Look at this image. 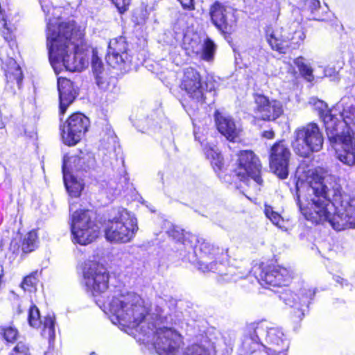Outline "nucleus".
I'll return each mask as SVG.
<instances>
[{
  "mask_svg": "<svg viewBox=\"0 0 355 355\" xmlns=\"http://www.w3.org/2000/svg\"><path fill=\"white\" fill-rule=\"evenodd\" d=\"M308 191L313 197L305 206L297 193L296 202L304 218L313 223L329 222L336 231L355 227V209L350 196L344 192L339 180L332 175L315 174Z\"/></svg>",
  "mask_w": 355,
  "mask_h": 355,
  "instance_id": "1",
  "label": "nucleus"
},
{
  "mask_svg": "<svg viewBox=\"0 0 355 355\" xmlns=\"http://www.w3.org/2000/svg\"><path fill=\"white\" fill-rule=\"evenodd\" d=\"M245 1L250 5L255 4V3H262L263 0H245Z\"/></svg>",
  "mask_w": 355,
  "mask_h": 355,
  "instance_id": "53",
  "label": "nucleus"
},
{
  "mask_svg": "<svg viewBox=\"0 0 355 355\" xmlns=\"http://www.w3.org/2000/svg\"><path fill=\"white\" fill-rule=\"evenodd\" d=\"M211 21L223 35L232 34L236 28V10L219 1L214 2L209 8Z\"/></svg>",
  "mask_w": 355,
  "mask_h": 355,
  "instance_id": "11",
  "label": "nucleus"
},
{
  "mask_svg": "<svg viewBox=\"0 0 355 355\" xmlns=\"http://www.w3.org/2000/svg\"><path fill=\"white\" fill-rule=\"evenodd\" d=\"M95 166L94 155L80 151L78 155H65L63 159L62 171L83 174Z\"/></svg>",
  "mask_w": 355,
  "mask_h": 355,
  "instance_id": "22",
  "label": "nucleus"
},
{
  "mask_svg": "<svg viewBox=\"0 0 355 355\" xmlns=\"http://www.w3.org/2000/svg\"><path fill=\"white\" fill-rule=\"evenodd\" d=\"M264 212L266 217L269 218L274 225L282 227L284 220L277 212L273 210L272 207L266 205Z\"/></svg>",
  "mask_w": 355,
  "mask_h": 355,
  "instance_id": "41",
  "label": "nucleus"
},
{
  "mask_svg": "<svg viewBox=\"0 0 355 355\" xmlns=\"http://www.w3.org/2000/svg\"><path fill=\"white\" fill-rule=\"evenodd\" d=\"M149 336H144L146 338L153 336V345L159 355H178L182 343L180 334L175 330L168 327L155 329Z\"/></svg>",
  "mask_w": 355,
  "mask_h": 355,
  "instance_id": "10",
  "label": "nucleus"
},
{
  "mask_svg": "<svg viewBox=\"0 0 355 355\" xmlns=\"http://www.w3.org/2000/svg\"><path fill=\"white\" fill-rule=\"evenodd\" d=\"M180 87L197 101H205L204 87L199 72L192 67L184 69Z\"/></svg>",
  "mask_w": 355,
  "mask_h": 355,
  "instance_id": "21",
  "label": "nucleus"
},
{
  "mask_svg": "<svg viewBox=\"0 0 355 355\" xmlns=\"http://www.w3.org/2000/svg\"><path fill=\"white\" fill-rule=\"evenodd\" d=\"M99 302H101V300H98L96 301V303H97V304H98Z\"/></svg>",
  "mask_w": 355,
  "mask_h": 355,
  "instance_id": "58",
  "label": "nucleus"
},
{
  "mask_svg": "<svg viewBox=\"0 0 355 355\" xmlns=\"http://www.w3.org/2000/svg\"><path fill=\"white\" fill-rule=\"evenodd\" d=\"M92 67L96 78V83L99 88L102 89H108L107 73L104 71L103 64L101 60L98 57L96 51L94 50L92 54Z\"/></svg>",
  "mask_w": 355,
  "mask_h": 355,
  "instance_id": "30",
  "label": "nucleus"
},
{
  "mask_svg": "<svg viewBox=\"0 0 355 355\" xmlns=\"http://www.w3.org/2000/svg\"><path fill=\"white\" fill-rule=\"evenodd\" d=\"M66 189L71 197L78 198L83 189V180L76 177L73 173L62 171Z\"/></svg>",
  "mask_w": 355,
  "mask_h": 355,
  "instance_id": "29",
  "label": "nucleus"
},
{
  "mask_svg": "<svg viewBox=\"0 0 355 355\" xmlns=\"http://www.w3.org/2000/svg\"><path fill=\"white\" fill-rule=\"evenodd\" d=\"M5 128V124L2 119L0 118V130H3Z\"/></svg>",
  "mask_w": 355,
  "mask_h": 355,
  "instance_id": "54",
  "label": "nucleus"
},
{
  "mask_svg": "<svg viewBox=\"0 0 355 355\" xmlns=\"http://www.w3.org/2000/svg\"><path fill=\"white\" fill-rule=\"evenodd\" d=\"M5 244H6V241H5V240H4V239L1 240L0 245H1V246H3V245H4Z\"/></svg>",
  "mask_w": 355,
  "mask_h": 355,
  "instance_id": "57",
  "label": "nucleus"
},
{
  "mask_svg": "<svg viewBox=\"0 0 355 355\" xmlns=\"http://www.w3.org/2000/svg\"><path fill=\"white\" fill-rule=\"evenodd\" d=\"M128 180V178L126 176H124V187H125V185L127 184Z\"/></svg>",
  "mask_w": 355,
  "mask_h": 355,
  "instance_id": "56",
  "label": "nucleus"
},
{
  "mask_svg": "<svg viewBox=\"0 0 355 355\" xmlns=\"http://www.w3.org/2000/svg\"><path fill=\"white\" fill-rule=\"evenodd\" d=\"M325 76L332 78V80L337 79L338 72L334 68H326L324 70Z\"/></svg>",
  "mask_w": 355,
  "mask_h": 355,
  "instance_id": "49",
  "label": "nucleus"
},
{
  "mask_svg": "<svg viewBox=\"0 0 355 355\" xmlns=\"http://www.w3.org/2000/svg\"><path fill=\"white\" fill-rule=\"evenodd\" d=\"M263 136L267 139H272L274 137V132L272 130L264 131Z\"/></svg>",
  "mask_w": 355,
  "mask_h": 355,
  "instance_id": "52",
  "label": "nucleus"
},
{
  "mask_svg": "<svg viewBox=\"0 0 355 355\" xmlns=\"http://www.w3.org/2000/svg\"><path fill=\"white\" fill-rule=\"evenodd\" d=\"M13 64L15 66L13 71H8L6 73V78L8 82L15 81L19 89L21 88L23 80V73L19 65L14 62Z\"/></svg>",
  "mask_w": 355,
  "mask_h": 355,
  "instance_id": "39",
  "label": "nucleus"
},
{
  "mask_svg": "<svg viewBox=\"0 0 355 355\" xmlns=\"http://www.w3.org/2000/svg\"><path fill=\"white\" fill-rule=\"evenodd\" d=\"M91 355H96V354H95V353L93 352L91 354Z\"/></svg>",
  "mask_w": 355,
  "mask_h": 355,
  "instance_id": "59",
  "label": "nucleus"
},
{
  "mask_svg": "<svg viewBox=\"0 0 355 355\" xmlns=\"http://www.w3.org/2000/svg\"><path fill=\"white\" fill-rule=\"evenodd\" d=\"M0 334L8 343H13L17 338L18 331L12 327H0Z\"/></svg>",
  "mask_w": 355,
  "mask_h": 355,
  "instance_id": "42",
  "label": "nucleus"
},
{
  "mask_svg": "<svg viewBox=\"0 0 355 355\" xmlns=\"http://www.w3.org/2000/svg\"><path fill=\"white\" fill-rule=\"evenodd\" d=\"M103 306L112 314L113 323L135 329L143 336L153 333L154 324L146 318L148 309L137 294L127 293L114 295L111 300L104 302Z\"/></svg>",
  "mask_w": 355,
  "mask_h": 355,
  "instance_id": "3",
  "label": "nucleus"
},
{
  "mask_svg": "<svg viewBox=\"0 0 355 355\" xmlns=\"http://www.w3.org/2000/svg\"><path fill=\"white\" fill-rule=\"evenodd\" d=\"M138 230L135 215L126 209L118 207L110 214L105 230V238L111 242L128 243L135 236Z\"/></svg>",
  "mask_w": 355,
  "mask_h": 355,
  "instance_id": "4",
  "label": "nucleus"
},
{
  "mask_svg": "<svg viewBox=\"0 0 355 355\" xmlns=\"http://www.w3.org/2000/svg\"><path fill=\"white\" fill-rule=\"evenodd\" d=\"M305 38V34L300 22L294 21L285 28L273 29L268 26L266 39L274 51L286 53L289 49H297Z\"/></svg>",
  "mask_w": 355,
  "mask_h": 355,
  "instance_id": "5",
  "label": "nucleus"
},
{
  "mask_svg": "<svg viewBox=\"0 0 355 355\" xmlns=\"http://www.w3.org/2000/svg\"><path fill=\"white\" fill-rule=\"evenodd\" d=\"M158 175H159V176H160V179H161V180L163 182V180H164V174H163V173H162V172H161V171H159V172L158 173Z\"/></svg>",
  "mask_w": 355,
  "mask_h": 355,
  "instance_id": "55",
  "label": "nucleus"
},
{
  "mask_svg": "<svg viewBox=\"0 0 355 355\" xmlns=\"http://www.w3.org/2000/svg\"><path fill=\"white\" fill-rule=\"evenodd\" d=\"M112 2L115 5L120 13H123L127 10L130 0H112Z\"/></svg>",
  "mask_w": 355,
  "mask_h": 355,
  "instance_id": "44",
  "label": "nucleus"
},
{
  "mask_svg": "<svg viewBox=\"0 0 355 355\" xmlns=\"http://www.w3.org/2000/svg\"><path fill=\"white\" fill-rule=\"evenodd\" d=\"M37 246V236L35 231H31L25 235L22 244L21 249L25 253H28L33 251Z\"/></svg>",
  "mask_w": 355,
  "mask_h": 355,
  "instance_id": "34",
  "label": "nucleus"
},
{
  "mask_svg": "<svg viewBox=\"0 0 355 355\" xmlns=\"http://www.w3.org/2000/svg\"><path fill=\"white\" fill-rule=\"evenodd\" d=\"M117 146V137L113 130H109L101 141V146L108 153H114Z\"/></svg>",
  "mask_w": 355,
  "mask_h": 355,
  "instance_id": "35",
  "label": "nucleus"
},
{
  "mask_svg": "<svg viewBox=\"0 0 355 355\" xmlns=\"http://www.w3.org/2000/svg\"><path fill=\"white\" fill-rule=\"evenodd\" d=\"M37 275V271H35L24 278L21 284L24 291L31 292L35 290V286L38 282Z\"/></svg>",
  "mask_w": 355,
  "mask_h": 355,
  "instance_id": "38",
  "label": "nucleus"
},
{
  "mask_svg": "<svg viewBox=\"0 0 355 355\" xmlns=\"http://www.w3.org/2000/svg\"><path fill=\"white\" fill-rule=\"evenodd\" d=\"M170 236H172L178 241L182 240V244L188 250H193L196 252V249H199L205 254H216L219 252L218 248H215L209 242L205 241L202 238H199L195 234L189 232L184 233L182 230L179 231L175 227L168 232Z\"/></svg>",
  "mask_w": 355,
  "mask_h": 355,
  "instance_id": "18",
  "label": "nucleus"
},
{
  "mask_svg": "<svg viewBox=\"0 0 355 355\" xmlns=\"http://www.w3.org/2000/svg\"><path fill=\"white\" fill-rule=\"evenodd\" d=\"M11 355H30L28 347L23 343H18Z\"/></svg>",
  "mask_w": 355,
  "mask_h": 355,
  "instance_id": "43",
  "label": "nucleus"
},
{
  "mask_svg": "<svg viewBox=\"0 0 355 355\" xmlns=\"http://www.w3.org/2000/svg\"><path fill=\"white\" fill-rule=\"evenodd\" d=\"M83 273L87 292L93 296L105 293L108 288L109 274L103 265L91 261L85 262Z\"/></svg>",
  "mask_w": 355,
  "mask_h": 355,
  "instance_id": "9",
  "label": "nucleus"
},
{
  "mask_svg": "<svg viewBox=\"0 0 355 355\" xmlns=\"http://www.w3.org/2000/svg\"><path fill=\"white\" fill-rule=\"evenodd\" d=\"M89 125V120L83 114L77 112L71 114L60 126L63 142L68 146L76 145L87 131Z\"/></svg>",
  "mask_w": 355,
  "mask_h": 355,
  "instance_id": "13",
  "label": "nucleus"
},
{
  "mask_svg": "<svg viewBox=\"0 0 355 355\" xmlns=\"http://www.w3.org/2000/svg\"><path fill=\"white\" fill-rule=\"evenodd\" d=\"M238 167L234 171L241 181L252 180L257 185L262 184L261 177V166L259 158L251 150L241 151L239 155Z\"/></svg>",
  "mask_w": 355,
  "mask_h": 355,
  "instance_id": "12",
  "label": "nucleus"
},
{
  "mask_svg": "<svg viewBox=\"0 0 355 355\" xmlns=\"http://www.w3.org/2000/svg\"><path fill=\"white\" fill-rule=\"evenodd\" d=\"M298 3L304 9L311 12L312 17L315 20L323 21V13L327 12V7L322 8L319 0H298Z\"/></svg>",
  "mask_w": 355,
  "mask_h": 355,
  "instance_id": "31",
  "label": "nucleus"
},
{
  "mask_svg": "<svg viewBox=\"0 0 355 355\" xmlns=\"http://www.w3.org/2000/svg\"><path fill=\"white\" fill-rule=\"evenodd\" d=\"M302 76L309 82L313 80V71L311 68L304 63L303 58L299 57L294 61Z\"/></svg>",
  "mask_w": 355,
  "mask_h": 355,
  "instance_id": "37",
  "label": "nucleus"
},
{
  "mask_svg": "<svg viewBox=\"0 0 355 355\" xmlns=\"http://www.w3.org/2000/svg\"><path fill=\"white\" fill-rule=\"evenodd\" d=\"M259 323H263L266 327L262 336V342L270 345L267 347L274 355H279L283 352L286 355V351L289 347V341L282 329L278 327L270 324L266 321H259Z\"/></svg>",
  "mask_w": 355,
  "mask_h": 355,
  "instance_id": "19",
  "label": "nucleus"
},
{
  "mask_svg": "<svg viewBox=\"0 0 355 355\" xmlns=\"http://www.w3.org/2000/svg\"><path fill=\"white\" fill-rule=\"evenodd\" d=\"M182 45L185 50L195 53H198L202 49L200 37L196 35H185L183 38Z\"/></svg>",
  "mask_w": 355,
  "mask_h": 355,
  "instance_id": "32",
  "label": "nucleus"
},
{
  "mask_svg": "<svg viewBox=\"0 0 355 355\" xmlns=\"http://www.w3.org/2000/svg\"><path fill=\"white\" fill-rule=\"evenodd\" d=\"M335 121L332 120V116H327L324 118V125L328 139L334 148L340 145L342 151L338 153V158L340 162L347 166L355 165V141L352 134L349 131H339L337 128H334Z\"/></svg>",
  "mask_w": 355,
  "mask_h": 355,
  "instance_id": "7",
  "label": "nucleus"
},
{
  "mask_svg": "<svg viewBox=\"0 0 355 355\" xmlns=\"http://www.w3.org/2000/svg\"><path fill=\"white\" fill-rule=\"evenodd\" d=\"M334 279L335 282L339 284L342 287H348L351 288V285L348 283L347 280L340 277V276H336Z\"/></svg>",
  "mask_w": 355,
  "mask_h": 355,
  "instance_id": "51",
  "label": "nucleus"
},
{
  "mask_svg": "<svg viewBox=\"0 0 355 355\" xmlns=\"http://www.w3.org/2000/svg\"><path fill=\"white\" fill-rule=\"evenodd\" d=\"M213 349L209 343L207 345L195 344L187 347L182 355H211Z\"/></svg>",
  "mask_w": 355,
  "mask_h": 355,
  "instance_id": "33",
  "label": "nucleus"
},
{
  "mask_svg": "<svg viewBox=\"0 0 355 355\" xmlns=\"http://www.w3.org/2000/svg\"><path fill=\"white\" fill-rule=\"evenodd\" d=\"M183 9L187 10H195V2L194 0H178Z\"/></svg>",
  "mask_w": 355,
  "mask_h": 355,
  "instance_id": "47",
  "label": "nucleus"
},
{
  "mask_svg": "<svg viewBox=\"0 0 355 355\" xmlns=\"http://www.w3.org/2000/svg\"><path fill=\"white\" fill-rule=\"evenodd\" d=\"M139 125L142 126V130H141V132H145L146 130H148L156 129V126L154 125L153 121L151 119H145L144 121H141V124Z\"/></svg>",
  "mask_w": 355,
  "mask_h": 355,
  "instance_id": "46",
  "label": "nucleus"
},
{
  "mask_svg": "<svg viewBox=\"0 0 355 355\" xmlns=\"http://www.w3.org/2000/svg\"><path fill=\"white\" fill-rule=\"evenodd\" d=\"M215 121L218 131L228 140L234 141L239 137L241 132V126L230 116L216 111L215 112Z\"/></svg>",
  "mask_w": 355,
  "mask_h": 355,
  "instance_id": "26",
  "label": "nucleus"
},
{
  "mask_svg": "<svg viewBox=\"0 0 355 355\" xmlns=\"http://www.w3.org/2000/svg\"><path fill=\"white\" fill-rule=\"evenodd\" d=\"M43 11L48 18L46 28V45L49 61L57 72L58 66H63L70 71H80L84 68L85 60L78 52L83 44L84 33L73 20L58 23L50 17L51 10L54 8L41 3Z\"/></svg>",
  "mask_w": 355,
  "mask_h": 355,
  "instance_id": "2",
  "label": "nucleus"
},
{
  "mask_svg": "<svg viewBox=\"0 0 355 355\" xmlns=\"http://www.w3.org/2000/svg\"><path fill=\"white\" fill-rule=\"evenodd\" d=\"M291 151L283 142L275 143L270 151V168L281 179H286L288 175V165Z\"/></svg>",
  "mask_w": 355,
  "mask_h": 355,
  "instance_id": "16",
  "label": "nucleus"
},
{
  "mask_svg": "<svg viewBox=\"0 0 355 355\" xmlns=\"http://www.w3.org/2000/svg\"><path fill=\"white\" fill-rule=\"evenodd\" d=\"M293 148L296 154L308 157L311 153L322 150L324 143L323 134L315 123H309L298 128L294 132Z\"/></svg>",
  "mask_w": 355,
  "mask_h": 355,
  "instance_id": "6",
  "label": "nucleus"
},
{
  "mask_svg": "<svg viewBox=\"0 0 355 355\" xmlns=\"http://www.w3.org/2000/svg\"><path fill=\"white\" fill-rule=\"evenodd\" d=\"M28 322L35 328L43 327L44 334H47L50 339L55 336V318L50 315L42 321L39 309L35 305L30 307L28 311Z\"/></svg>",
  "mask_w": 355,
  "mask_h": 355,
  "instance_id": "27",
  "label": "nucleus"
},
{
  "mask_svg": "<svg viewBox=\"0 0 355 355\" xmlns=\"http://www.w3.org/2000/svg\"><path fill=\"white\" fill-rule=\"evenodd\" d=\"M206 155L208 159H211V163L215 170H220L223 162L220 154L214 150L213 148H210L206 151Z\"/></svg>",
  "mask_w": 355,
  "mask_h": 355,
  "instance_id": "40",
  "label": "nucleus"
},
{
  "mask_svg": "<svg viewBox=\"0 0 355 355\" xmlns=\"http://www.w3.org/2000/svg\"><path fill=\"white\" fill-rule=\"evenodd\" d=\"M263 324V323H259V322H253L246 324L238 349L240 355H247L256 349H259V348H266L262 342V336L266 327Z\"/></svg>",
  "mask_w": 355,
  "mask_h": 355,
  "instance_id": "15",
  "label": "nucleus"
},
{
  "mask_svg": "<svg viewBox=\"0 0 355 355\" xmlns=\"http://www.w3.org/2000/svg\"><path fill=\"white\" fill-rule=\"evenodd\" d=\"M128 44L124 37H119L110 41L106 60L113 68L119 67L125 69L130 62V58L127 52Z\"/></svg>",
  "mask_w": 355,
  "mask_h": 355,
  "instance_id": "20",
  "label": "nucleus"
},
{
  "mask_svg": "<svg viewBox=\"0 0 355 355\" xmlns=\"http://www.w3.org/2000/svg\"><path fill=\"white\" fill-rule=\"evenodd\" d=\"M313 101H314L313 104L315 105V107L320 110V114L321 116H322L323 119L327 113H331V112L326 110L327 106L325 103L320 100L313 99Z\"/></svg>",
  "mask_w": 355,
  "mask_h": 355,
  "instance_id": "45",
  "label": "nucleus"
},
{
  "mask_svg": "<svg viewBox=\"0 0 355 355\" xmlns=\"http://www.w3.org/2000/svg\"><path fill=\"white\" fill-rule=\"evenodd\" d=\"M58 89L60 99V112L64 114L67 107L74 101L76 91L73 83L64 78H58Z\"/></svg>",
  "mask_w": 355,
  "mask_h": 355,
  "instance_id": "28",
  "label": "nucleus"
},
{
  "mask_svg": "<svg viewBox=\"0 0 355 355\" xmlns=\"http://www.w3.org/2000/svg\"><path fill=\"white\" fill-rule=\"evenodd\" d=\"M89 210L80 209L72 214L71 225L73 242L87 245L94 241L99 233V226Z\"/></svg>",
  "mask_w": 355,
  "mask_h": 355,
  "instance_id": "8",
  "label": "nucleus"
},
{
  "mask_svg": "<svg viewBox=\"0 0 355 355\" xmlns=\"http://www.w3.org/2000/svg\"><path fill=\"white\" fill-rule=\"evenodd\" d=\"M201 262L203 271H211L218 275L217 279L220 283L236 282L242 277V275H239L237 273V270L234 266H226L222 263H208L206 261H202Z\"/></svg>",
  "mask_w": 355,
  "mask_h": 355,
  "instance_id": "25",
  "label": "nucleus"
},
{
  "mask_svg": "<svg viewBox=\"0 0 355 355\" xmlns=\"http://www.w3.org/2000/svg\"><path fill=\"white\" fill-rule=\"evenodd\" d=\"M315 293V290L304 288L297 294L286 291L280 295V298L285 304L294 309L295 316L301 320Z\"/></svg>",
  "mask_w": 355,
  "mask_h": 355,
  "instance_id": "17",
  "label": "nucleus"
},
{
  "mask_svg": "<svg viewBox=\"0 0 355 355\" xmlns=\"http://www.w3.org/2000/svg\"><path fill=\"white\" fill-rule=\"evenodd\" d=\"M291 277V274L287 268L275 266L263 270L259 275L258 281L263 286H282L288 284Z\"/></svg>",
  "mask_w": 355,
  "mask_h": 355,
  "instance_id": "23",
  "label": "nucleus"
},
{
  "mask_svg": "<svg viewBox=\"0 0 355 355\" xmlns=\"http://www.w3.org/2000/svg\"><path fill=\"white\" fill-rule=\"evenodd\" d=\"M216 50V45L214 43V42L209 39L207 38L203 44H202V49L201 51L202 53V58L203 60L207 61H210L213 59L214 55Z\"/></svg>",
  "mask_w": 355,
  "mask_h": 355,
  "instance_id": "36",
  "label": "nucleus"
},
{
  "mask_svg": "<svg viewBox=\"0 0 355 355\" xmlns=\"http://www.w3.org/2000/svg\"><path fill=\"white\" fill-rule=\"evenodd\" d=\"M203 87L204 91L211 92L215 89V83L211 78H207Z\"/></svg>",
  "mask_w": 355,
  "mask_h": 355,
  "instance_id": "50",
  "label": "nucleus"
},
{
  "mask_svg": "<svg viewBox=\"0 0 355 355\" xmlns=\"http://www.w3.org/2000/svg\"><path fill=\"white\" fill-rule=\"evenodd\" d=\"M336 109L339 110L342 121H339L331 113H327V116H332V120L335 121L334 128H337L339 131H349L355 134V97L352 96H345L336 104Z\"/></svg>",
  "mask_w": 355,
  "mask_h": 355,
  "instance_id": "14",
  "label": "nucleus"
},
{
  "mask_svg": "<svg viewBox=\"0 0 355 355\" xmlns=\"http://www.w3.org/2000/svg\"><path fill=\"white\" fill-rule=\"evenodd\" d=\"M257 112L259 118L265 121H274L283 113L281 102L272 100L263 95H259L255 98Z\"/></svg>",
  "mask_w": 355,
  "mask_h": 355,
  "instance_id": "24",
  "label": "nucleus"
},
{
  "mask_svg": "<svg viewBox=\"0 0 355 355\" xmlns=\"http://www.w3.org/2000/svg\"><path fill=\"white\" fill-rule=\"evenodd\" d=\"M247 355H274L271 353L268 349H267V347L266 348H259V349H256ZM279 355H286L283 352H280Z\"/></svg>",
  "mask_w": 355,
  "mask_h": 355,
  "instance_id": "48",
  "label": "nucleus"
}]
</instances>
